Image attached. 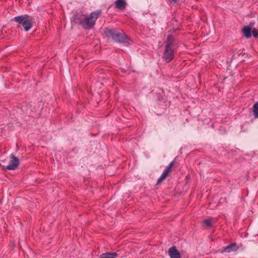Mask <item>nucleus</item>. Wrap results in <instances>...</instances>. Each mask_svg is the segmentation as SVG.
<instances>
[{"mask_svg":"<svg viewBox=\"0 0 258 258\" xmlns=\"http://www.w3.org/2000/svg\"><path fill=\"white\" fill-rule=\"evenodd\" d=\"M101 15V11L93 12L87 17L83 15H76L74 18V21L85 29H89L95 25L96 21Z\"/></svg>","mask_w":258,"mask_h":258,"instance_id":"obj_1","label":"nucleus"},{"mask_svg":"<svg viewBox=\"0 0 258 258\" xmlns=\"http://www.w3.org/2000/svg\"><path fill=\"white\" fill-rule=\"evenodd\" d=\"M175 50L174 37L169 35L165 42V49L162 55L163 60L168 63L173 59L175 56Z\"/></svg>","mask_w":258,"mask_h":258,"instance_id":"obj_2","label":"nucleus"},{"mask_svg":"<svg viewBox=\"0 0 258 258\" xmlns=\"http://www.w3.org/2000/svg\"><path fill=\"white\" fill-rule=\"evenodd\" d=\"M104 33L108 37H111L117 42L122 43H128L130 39L123 33L118 31L115 29L107 28Z\"/></svg>","mask_w":258,"mask_h":258,"instance_id":"obj_3","label":"nucleus"},{"mask_svg":"<svg viewBox=\"0 0 258 258\" xmlns=\"http://www.w3.org/2000/svg\"><path fill=\"white\" fill-rule=\"evenodd\" d=\"M14 20L19 24V27L22 26L26 31H29L33 26V19L27 15L15 17Z\"/></svg>","mask_w":258,"mask_h":258,"instance_id":"obj_4","label":"nucleus"},{"mask_svg":"<svg viewBox=\"0 0 258 258\" xmlns=\"http://www.w3.org/2000/svg\"><path fill=\"white\" fill-rule=\"evenodd\" d=\"M19 164L20 162L19 159L15 156L14 154H11L9 164L6 166V169L9 170H15L17 169Z\"/></svg>","mask_w":258,"mask_h":258,"instance_id":"obj_5","label":"nucleus"},{"mask_svg":"<svg viewBox=\"0 0 258 258\" xmlns=\"http://www.w3.org/2000/svg\"><path fill=\"white\" fill-rule=\"evenodd\" d=\"M238 249L237 244L235 242H233L223 247L222 250V252H230L232 251H236Z\"/></svg>","mask_w":258,"mask_h":258,"instance_id":"obj_6","label":"nucleus"},{"mask_svg":"<svg viewBox=\"0 0 258 258\" xmlns=\"http://www.w3.org/2000/svg\"><path fill=\"white\" fill-rule=\"evenodd\" d=\"M169 255L171 258H180V253L175 246L171 247L168 250Z\"/></svg>","mask_w":258,"mask_h":258,"instance_id":"obj_7","label":"nucleus"},{"mask_svg":"<svg viewBox=\"0 0 258 258\" xmlns=\"http://www.w3.org/2000/svg\"><path fill=\"white\" fill-rule=\"evenodd\" d=\"M115 7L119 10L125 9L127 3L125 0H116L115 2Z\"/></svg>","mask_w":258,"mask_h":258,"instance_id":"obj_8","label":"nucleus"},{"mask_svg":"<svg viewBox=\"0 0 258 258\" xmlns=\"http://www.w3.org/2000/svg\"><path fill=\"white\" fill-rule=\"evenodd\" d=\"M118 254L115 252H106L100 255V258H116Z\"/></svg>","mask_w":258,"mask_h":258,"instance_id":"obj_9","label":"nucleus"},{"mask_svg":"<svg viewBox=\"0 0 258 258\" xmlns=\"http://www.w3.org/2000/svg\"><path fill=\"white\" fill-rule=\"evenodd\" d=\"M242 32L244 36L246 38H249L251 37V28L249 26H245L242 29Z\"/></svg>","mask_w":258,"mask_h":258,"instance_id":"obj_10","label":"nucleus"},{"mask_svg":"<svg viewBox=\"0 0 258 258\" xmlns=\"http://www.w3.org/2000/svg\"><path fill=\"white\" fill-rule=\"evenodd\" d=\"M175 160L171 162L165 168L163 173H165V174L168 176L169 173L171 172V168L173 166Z\"/></svg>","mask_w":258,"mask_h":258,"instance_id":"obj_11","label":"nucleus"},{"mask_svg":"<svg viewBox=\"0 0 258 258\" xmlns=\"http://www.w3.org/2000/svg\"><path fill=\"white\" fill-rule=\"evenodd\" d=\"M203 226L204 227H209L212 225L210 219H205L202 222Z\"/></svg>","mask_w":258,"mask_h":258,"instance_id":"obj_12","label":"nucleus"},{"mask_svg":"<svg viewBox=\"0 0 258 258\" xmlns=\"http://www.w3.org/2000/svg\"><path fill=\"white\" fill-rule=\"evenodd\" d=\"M168 176L165 174V173H162L161 175L160 176V177L158 178L157 184H159L160 183L162 182L163 180H164Z\"/></svg>","mask_w":258,"mask_h":258,"instance_id":"obj_13","label":"nucleus"},{"mask_svg":"<svg viewBox=\"0 0 258 258\" xmlns=\"http://www.w3.org/2000/svg\"><path fill=\"white\" fill-rule=\"evenodd\" d=\"M252 35L254 37H258V30L256 28L253 29L252 31Z\"/></svg>","mask_w":258,"mask_h":258,"instance_id":"obj_14","label":"nucleus"},{"mask_svg":"<svg viewBox=\"0 0 258 258\" xmlns=\"http://www.w3.org/2000/svg\"><path fill=\"white\" fill-rule=\"evenodd\" d=\"M253 113H258V102L255 103L253 107Z\"/></svg>","mask_w":258,"mask_h":258,"instance_id":"obj_15","label":"nucleus"},{"mask_svg":"<svg viewBox=\"0 0 258 258\" xmlns=\"http://www.w3.org/2000/svg\"><path fill=\"white\" fill-rule=\"evenodd\" d=\"M253 118L255 119L258 118V114H253Z\"/></svg>","mask_w":258,"mask_h":258,"instance_id":"obj_16","label":"nucleus"}]
</instances>
